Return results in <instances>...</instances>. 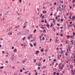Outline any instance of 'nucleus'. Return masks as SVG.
<instances>
[{
	"label": "nucleus",
	"instance_id": "nucleus-35",
	"mask_svg": "<svg viewBox=\"0 0 75 75\" xmlns=\"http://www.w3.org/2000/svg\"><path fill=\"white\" fill-rule=\"evenodd\" d=\"M60 35H61V37H62V36H63V34H61Z\"/></svg>",
	"mask_w": 75,
	"mask_h": 75
},
{
	"label": "nucleus",
	"instance_id": "nucleus-19",
	"mask_svg": "<svg viewBox=\"0 0 75 75\" xmlns=\"http://www.w3.org/2000/svg\"><path fill=\"white\" fill-rule=\"evenodd\" d=\"M19 19H20V17H18L17 19V20L18 21L19 20Z\"/></svg>",
	"mask_w": 75,
	"mask_h": 75
},
{
	"label": "nucleus",
	"instance_id": "nucleus-25",
	"mask_svg": "<svg viewBox=\"0 0 75 75\" xmlns=\"http://www.w3.org/2000/svg\"><path fill=\"white\" fill-rule=\"evenodd\" d=\"M58 16H57L56 17V20H58Z\"/></svg>",
	"mask_w": 75,
	"mask_h": 75
},
{
	"label": "nucleus",
	"instance_id": "nucleus-2",
	"mask_svg": "<svg viewBox=\"0 0 75 75\" xmlns=\"http://www.w3.org/2000/svg\"><path fill=\"white\" fill-rule=\"evenodd\" d=\"M32 35H33V34H32L30 35H29L28 36L30 37H31V38H32L33 37H32Z\"/></svg>",
	"mask_w": 75,
	"mask_h": 75
},
{
	"label": "nucleus",
	"instance_id": "nucleus-55",
	"mask_svg": "<svg viewBox=\"0 0 75 75\" xmlns=\"http://www.w3.org/2000/svg\"><path fill=\"white\" fill-rule=\"evenodd\" d=\"M44 18V16H42V18Z\"/></svg>",
	"mask_w": 75,
	"mask_h": 75
},
{
	"label": "nucleus",
	"instance_id": "nucleus-10",
	"mask_svg": "<svg viewBox=\"0 0 75 75\" xmlns=\"http://www.w3.org/2000/svg\"><path fill=\"white\" fill-rule=\"evenodd\" d=\"M45 23H47V19H45Z\"/></svg>",
	"mask_w": 75,
	"mask_h": 75
},
{
	"label": "nucleus",
	"instance_id": "nucleus-7",
	"mask_svg": "<svg viewBox=\"0 0 75 75\" xmlns=\"http://www.w3.org/2000/svg\"><path fill=\"white\" fill-rule=\"evenodd\" d=\"M26 38V37H24V38H23V41H24V40H25V39Z\"/></svg>",
	"mask_w": 75,
	"mask_h": 75
},
{
	"label": "nucleus",
	"instance_id": "nucleus-8",
	"mask_svg": "<svg viewBox=\"0 0 75 75\" xmlns=\"http://www.w3.org/2000/svg\"><path fill=\"white\" fill-rule=\"evenodd\" d=\"M63 51L62 50L61 52V54H63Z\"/></svg>",
	"mask_w": 75,
	"mask_h": 75
},
{
	"label": "nucleus",
	"instance_id": "nucleus-50",
	"mask_svg": "<svg viewBox=\"0 0 75 75\" xmlns=\"http://www.w3.org/2000/svg\"><path fill=\"white\" fill-rule=\"evenodd\" d=\"M44 20H42V21H41V23H44Z\"/></svg>",
	"mask_w": 75,
	"mask_h": 75
},
{
	"label": "nucleus",
	"instance_id": "nucleus-51",
	"mask_svg": "<svg viewBox=\"0 0 75 75\" xmlns=\"http://www.w3.org/2000/svg\"><path fill=\"white\" fill-rule=\"evenodd\" d=\"M57 75H59V73H57Z\"/></svg>",
	"mask_w": 75,
	"mask_h": 75
},
{
	"label": "nucleus",
	"instance_id": "nucleus-41",
	"mask_svg": "<svg viewBox=\"0 0 75 75\" xmlns=\"http://www.w3.org/2000/svg\"><path fill=\"white\" fill-rule=\"evenodd\" d=\"M72 25H69V27H70V26H71L72 27Z\"/></svg>",
	"mask_w": 75,
	"mask_h": 75
},
{
	"label": "nucleus",
	"instance_id": "nucleus-59",
	"mask_svg": "<svg viewBox=\"0 0 75 75\" xmlns=\"http://www.w3.org/2000/svg\"><path fill=\"white\" fill-rule=\"evenodd\" d=\"M52 15H53L52 13H51L50 14V16H52Z\"/></svg>",
	"mask_w": 75,
	"mask_h": 75
},
{
	"label": "nucleus",
	"instance_id": "nucleus-28",
	"mask_svg": "<svg viewBox=\"0 0 75 75\" xmlns=\"http://www.w3.org/2000/svg\"><path fill=\"white\" fill-rule=\"evenodd\" d=\"M57 25L58 26H59L60 25V24H59V23H57Z\"/></svg>",
	"mask_w": 75,
	"mask_h": 75
},
{
	"label": "nucleus",
	"instance_id": "nucleus-38",
	"mask_svg": "<svg viewBox=\"0 0 75 75\" xmlns=\"http://www.w3.org/2000/svg\"><path fill=\"white\" fill-rule=\"evenodd\" d=\"M14 47H12V50H13V49H14Z\"/></svg>",
	"mask_w": 75,
	"mask_h": 75
},
{
	"label": "nucleus",
	"instance_id": "nucleus-9",
	"mask_svg": "<svg viewBox=\"0 0 75 75\" xmlns=\"http://www.w3.org/2000/svg\"><path fill=\"white\" fill-rule=\"evenodd\" d=\"M46 27H50V25H49V24H47L46 25Z\"/></svg>",
	"mask_w": 75,
	"mask_h": 75
},
{
	"label": "nucleus",
	"instance_id": "nucleus-1",
	"mask_svg": "<svg viewBox=\"0 0 75 75\" xmlns=\"http://www.w3.org/2000/svg\"><path fill=\"white\" fill-rule=\"evenodd\" d=\"M21 32H19V33H18L17 34V35H20V34H21Z\"/></svg>",
	"mask_w": 75,
	"mask_h": 75
},
{
	"label": "nucleus",
	"instance_id": "nucleus-11",
	"mask_svg": "<svg viewBox=\"0 0 75 75\" xmlns=\"http://www.w3.org/2000/svg\"><path fill=\"white\" fill-rule=\"evenodd\" d=\"M36 45H37V43L36 42H35V44H34V46H36Z\"/></svg>",
	"mask_w": 75,
	"mask_h": 75
},
{
	"label": "nucleus",
	"instance_id": "nucleus-24",
	"mask_svg": "<svg viewBox=\"0 0 75 75\" xmlns=\"http://www.w3.org/2000/svg\"><path fill=\"white\" fill-rule=\"evenodd\" d=\"M55 61H57V59H54V61H53V62H54Z\"/></svg>",
	"mask_w": 75,
	"mask_h": 75
},
{
	"label": "nucleus",
	"instance_id": "nucleus-26",
	"mask_svg": "<svg viewBox=\"0 0 75 75\" xmlns=\"http://www.w3.org/2000/svg\"><path fill=\"white\" fill-rule=\"evenodd\" d=\"M72 74L73 75H75V73L74 72H72Z\"/></svg>",
	"mask_w": 75,
	"mask_h": 75
},
{
	"label": "nucleus",
	"instance_id": "nucleus-43",
	"mask_svg": "<svg viewBox=\"0 0 75 75\" xmlns=\"http://www.w3.org/2000/svg\"><path fill=\"white\" fill-rule=\"evenodd\" d=\"M55 74H56V72H54V75H55Z\"/></svg>",
	"mask_w": 75,
	"mask_h": 75
},
{
	"label": "nucleus",
	"instance_id": "nucleus-57",
	"mask_svg": "<svg viewBox=\"0 0 75 75\" xmlns=\"http://www.w3.org/2000/svg\"><path fill=\"white\" fill-rule=\"evenodd\" d=\"M40 67H38V69H40Z\"/></svg>",
	"mask_w": 75,
	"mask_h": 75
},
{
	"label": "nucleus",
	"instance_id": "nucleus-12",
	"mask_svg": "<svg viewBox=\"0 0 75 75\" xmlns=\"http://www.w3.org/2000/svg\"><path fill=\"white\" fill-rule=\"evenodd\" d=\"M34 63H35L36 62V59H35L34 61Z\"/></svg>",
	"mask_w": 75,
	"mask_h": 75
},
{
	"label": "nucleus",
	"instance_id": "nucleus-18",
	"mask_svg": "<svg viewBox=\"0 0 75 75\" xmlns=\"http://www.w3.org/2000/svg\"><path fill=\"white\" fill-rule=\"evenodd\" d=\"M44 38H44V37H43L42 38V41H44Z\"/></svg>",
	"mask_w": 75,
	"mask_h": 75
},
{
	"label": "nucleus",
	"instance_id": "nucleus-6",
	"mask_svg": "<svg viewBox=\"0 0 75 75\" xmlns=\"http://www.w3.org/2000/svg\"><path fill=\"white\" fill-rule=\"evenodd\" d=\"M25 60H23V61H22V62H23V64H24V63H25Z\"/></svg>",
	"mask_w": 75,
	"mask_h": 75
},
{
	"label": "nucleus",
	"instance_id": "nucleus-4",
	"mask_svg": "<svg viewBox=\"0 0 75 75\" xmlns=\"http://www.w3.org/2000/svg\"><path fill=\"white\" fill-rule=\"evenodd\" d=\"M36 31H37V30L36 29H35L34 30V31H33V33H35V32H36Z\"/></svg>",
	"mask_w": 75,
	"mask_h": 75
},
{
	"label": "nucleus",
	"instance_id": "nucleus-44",
	"mask_svg": "<svg viewBox=\"0 0 75 75\" xmlns=\"http://www.w3.org/2000/svg\"><path fill=\"white\" fill-rule=\"evenodd\" d=\"M56 41H57V42H58V40H57V39H56Z\"/></svg>",
	"mask_w": 75,
	"mask_h": 75
},
{
	"label": "nucleus",
	"instance_id": "nucleus-15",
	"mask_svg": "<svg viewBox=\"0 0 75 75\" xmlns=\"http://www.w3.org/2000/svg\"><path fill=\"white\" fill-rule=\"evenodd\" d=\"M0 68H1V69H3V68H4V67H3V66L1 67H0Z\"/></svg>",
	"mask_w": 75,
	"mask_h": 75
},
{
	"label": "nucleus",
	"instance_id": "nucleus-40",
	"mask_svg": "<svg viewBox=\"0 0 75 75\" xmlns=\"http://www.w3.org/2000/svg\"><path fill=\"white\" fill-rule=\"evenodd\" d=\"M55 21H56L55 20H53V23H55Z\"/></svg>",
	"mask_w": 75,
	"mask_h": 75
},
{
	"label": "nucleus",
	"instance_id": "nucleus-58",
	"mask_svg": "<svg viewBox=\"0 0 75 75\" xmlns=\"http://www.w3.org/2000/svg\"><path fill=\"white\" fill-rule=\"evenodd\" d=\"M73 42V40H72L71 41H70V42Z\"/></svg>",
	"mask_w": 75,
	"mask_h": 75
},
{
	"label": "nucleus",
	"instance_id": "nucleus-13",
	"mask_svg": "<svg viewBox=\"0 0 75 75\" xmlns=\"http://www.w3.org/2000/svg\"><path fill=\"white\" fill-rule=\"evenodd\" d=\"M70 67L71 68H72L73 67V65L71 64V65H70Z\"/></svg>",
	"mask_w": 75,
	"mask_h": 75
},
{
	"label": "nucleus",
	"instance_id": "nucleus-23",
	"mask_svg": "<svg viewBox=\"0 0 75 75\" xmlns=\"http://www.w3.org/2000/svg\"><path fill=\"white\" fill-rule=\"evenodd\" d=\"M20 72H23V70L21 69L20 71Z\"/></svg>",
	"mask_w": 75,
	"mask_h": 75
},
{
	"label": "nucleus",
	"instance_id": "nucleus-20",
	"mask_svg": "<svg viewBox=\"0 0 75 75\" xmlns=\"http://www.w3.org/2000/svg\"><path fill=\"white\" fill-rule=\"evenodd\" d=\"M14 51L15 52H17V50H16V49L14 50Z\"/></svg>",
	"mask_w": 75,
	"mask_h": 75
},
{
	"label": "nucleus",
	"instance_id": "nucleus-48",
	"mask_svg": "<svg viewBox=\"0 0 75 75\" xmlns=\"http://www.w3.org/2000/svg\"><path fill=\"white\" fill-rule=\"evenodd\" d=\"M57 50H59V48L58 47H57Z\"/></svg>",
	"mask_w": 75,
	"mask_h": 75
},
{
	"label": "nucleus",
	"instance_id": "nucleus-54",
	"mask_svg": "<svg viewBox=\"0 0 75 75\" xmlns=\"http://www.w3.org/2000/svg\"><path fill=\"white\" fill-rule=\"evenodd\" d=\"M56 4H57V2H55L54 3V5H56Z\"/></svg>",
	"mask_w": 75,
	"mask_h": 75
},
{
	"label": "nucleus",
	"instance_id": "nucleus-33",
	"mask_svg": "<svg viewBox=\"0 0 75 75\" xmlns=\"http://www.w3.org/2000/svg\"><path fill=\"white\" fill-rule=\"evenodd\" d=\"M64 21V19H61V21Z\"/></svg>",
	"mask_w": 75,
	"mask_h": 75
},
{
	"label": "nucleus",
	"instance_id": "nucleus-53",
	"mask_svg": "<svg viewBox=\"0 0 75 75\" xmlns=\"http://www.w3.org/2000/svg\"><path fill=\"white\" fill-rule=\"evenodd\" d=\"M73 35H75V33H73Z\"/></svg>",
	"mask_w": 75,
	"mask_h": 75
},
{
	"label": "nucleus",
	"instance_id": "nucleus-17",
	"mask_svg": "<svg viewBox=\"0 0 75 75\" xmlns=\"http://www.w3.org/2000/svg\"><path fill=\"white\" fill-rule=\"evenodd\" d=\"M47 67H45V66H44L43 67V68H42V69H45V68H46Z\"/></svg>",
	"mask_w": 75,
	"mask_h": 75
},
{
	"label": "nucleus",
	"instance_id": "nucleus-29",
	"mask_svg": "<svg viewBox=\"0 0 75 75\" xmlns=\"http://www.w3.org/2000/svg\"><path fill=\"white\" fill-rule=\"evenodd\" d=\"M52 25H53V23H52L51 24V25H50V27H52Z\"/></svg>",
	"mask_w": 75,
	"mask_h": 75
},
{
	"label": "nucleus",
	"instance_id": "nucleus-5",
	"mask_svg": "<svg viewBox=\"0 0 75 75\" xmlns=\"http://www.w3.org/2000/svg\"><path fill=\"white\" fill-rule=\"evenodd\" d=\"M41 50L42 51V52H44V49H43V48H42L41 49Z\"/></svg>",
	"mask_w": 75,
	"mask_h": 75
},
{
	"label": "nucleus",
	"instance_id": "nucleus-60",
	"mask_svg": "<svg viewBox=\"0 0 75 75\" xmlns=\"http://www.w3.org/2000/svg\"><path fill=\"white\" fill-rule=\"evenodd\" d=\"M25 74H27V71H26L25 72Z\"/></svg>",
	"mask_w": 75,
	"mask_h": 75
},
{
	"label": "nucleus",
	"instance_id": "nucleus-52",
	"mask_svg": "<svg viewBox=\"0 0 75 75\" xmlns=\"http://www.w3.org/2000/svg\"><path fill=\"white\" fill-rule=\"evenodd\" d=\"M63 69V67H61V68H60V69Z\"/></svg>",
	"mask_w": 75,
	"mask_h": 75
},
{
	"label": "nucleus",
	"instance_id": "nucleus-36",
	"mask_svg": "<svg viewBox=\"0 0 75 75\" xmlns=\"http://www.w3.org/2000/svg\"><path fill=\"white\" fill-rule=\"evenodd\" d=\"M35 75H38V73L36 72L35 74Z\"/></svg>",
	"mask_w": 75,
	"mask_h": 75
},
{
	"label": "nucleus",
	"instance_id": "nucleus-46",
	"mask_svg": "<svg viewBox=\"0 0 75 75\" xmlns=\"http://www.w3.org/2000/svg\"><path fill=\"white\" fill-rule=\"evenodd\" d=\"M67 37L69 39V35H67Z\"/></svg>",
	"mask_w": 75,
	"mask_h": 75
},
{
	"label": "nucleus",
	"instance_id": "nucleus-32",
	"mask_svg": "<svg viewBox=\"0 0 75 75\" xmlns=\"http://www.w3.org/2000/svg\"><path fill=\"white\" fill-rule=\"evenodd\" d=\"M62 67L64 68V64H63L62 66Z\"/></svg>",
	"mask_w": 75,
	"mask_h": 75
},
{
	"label": "nucleus",
	"instance_id": "nucleus-3",
	"mask_svg": "<svg viewBox=\"0 0 75 75\" xmlns=\"http://www.w3.org/2000/svg\"><path fill=\"white\" fill-rule=\"evenodd\" d=\"M43 33H46V30L45 29L43 31Z\"/></svg>",
	"mask_w": 75,
	"mask_h": 75
},
{
	"label": "nucleus",
	"instance_id": "nucleus-34",
	"mask_svg": "<svg viewBox=\"0 0 75 75\" xmlns=\"http://www.w3.org/2000/svg\"><path fill=\"white\" fill-rule=\"evenodd\" d=\"M65 55L66 56H67V55H68V53H66V54H65Z\"/></svg>",
	"mask_w": 75,
	"mask_h": 75
},
{
	"label": "nucleus",
	"instance_id": "nucleus-37",
	"mask_svg": "<svg viewBox=\"0 0 75 75\" xmlns=\"http://www.w3.org/2000/svg\"><path fill=\"white\" fill-rule=\"evenodd\" d=\"M11 59H12V61H13V60H14V58H13V57H12L11 58Z\"/></svg>",
	"mask_w": 75,
	"mask_h": 75
},
{
	"label": "nucleus",
	"instance_id": "nucleus-42",
	"mask_svg": "<svg viewBox=\"0 0 75 75\" xmlns=\"http://www.w3.org/2000/svg\"><path fill=\"white\" fill-rule=\"evenodd\" d=\"M19 1L20 3H21L22 2V0H20Z\"/></svg>",
	"mask_w": 75,
	"mask_h": 75
},
{
	"label": "nucleus",
	"instance_id": "nucleus-14",
	"mask_svg": "<svg viewBox=\"0 0 75 75\" xmlns=\"http://www.w3.org/2000/svg\"><path fill=\"white\" fill-rule=\"evenodd\" d=\"M30 47H33V45L32 44H30Z\"/></svg>",
	"mask_w": 75,
	"mask_h": 75
},
{
	"label": "nucleus",
	"instance_id": "nucleus-22",
	"mask_svg": "<svg viewBox=\"0 0 75 75\" xmlns=\"http://www.w3.org/2000/svg\"><path fill=\"white\" fill-rule=\"evenodd\" d=\"M46 61V60L45 59H44L43 60V62H45Z\"/></svg>",
	"mask_w": 75,
	"mask_h": 75
},
{
	"label": "nucleus",
	"instance_id": "nucleus-56",
	"mask_svg": "<svg viewBox=\"0 0 75 75\" xmlns=\"http://www.w3.org/2000/svg\"><path fill=\"white\" fill-rule=\"evenodd\" d=\"M4 52H5L4 51H3V52H2V53H3V54H4Z\"/></svg>",
	"mask_w": 75,
	"mask_h": 75
},
{
	"label": "nucleus",
	"instance_id": "nucleus-47",
	"mask_svg": "<svg viewBox=\"0 0 75 75\" xmlns=\"http://www.w3.org/2000/svg\"><path fill=\"white\" fill-rule=\"evenodd\" d=\"M52 63L53 64V65H54V62H52Z\"/></svg>",
	"mask_w": 75,
	"mask_h": 75
},
{
	"label": "nucleus",
	"instance_id": "nucleus-49",
	"mask_svg": "<svg viewBox=\"0 0 75 75\" xmlns=\"http://www.w3.org/2000/svg\"><path fill=\"white\" fill-rule=\"evenodd\" d=\"M24 45L25 47H26L27 46V45L25 44H24Z\"/></svg>",
	"mask_w": 75,
	"mask_h": 75
},
{
	"label": "nucleus",
	"instance_id": "nucleus-64",
	"mask_svg": "<svg viewBox=\"0 0 75 75\" xmlns=\"http://www.w3.org/2000/svg\"><path fill=\"white\" fill-rule=\"evenodd\" d=\"M56 65H57V66H58V62H57L56 63Z\"/></svg>",
	"mask_w": 75,
	"mask_h": 75
},
{
	"label": "nucleus",
	"instance_id": "nucleus-39",
	"mask_svg": "<svg viewBox=\"0 0 75 75\" xmlns=\"http://www.w3.org/2000/svg\"><path fill=\"white\" fill-rule=\"evenodd\" d=\"M70 24H72V22L71 21V22H70Z\"/></svg>",
	"mask_w": 75,
	"mask_h": 75
},
{
	"label": "nucleus",
	"instance_id": "nucleus-16",
	"mask_svg": "<svg viewBox=\"0 0 75 75\" xmlns=\"http://www.w3.org/2000/svg\"><path fill=\"white\" fill-rule=\"evenodd\" d=\"M73 37V35L71 36V39H74V38L72 37Z\"/></svg>",
	"mask_w": 75,
	"mask_h": 75
},
{
	"label": "nucleus",
	"instance_id": "nucleus-63",
	"mask_svg": "<svg viewBox=\"0 0 75 75\" xmlns=\"http://www.w3.org/2000/svg\"><path fill=\"white\" fill-rule=\"evenodd\" d=\"M1 40H3V39L2 38H1Z\"/></svg>",
	"mask_w": 75,
	"mask_h": 75
},
{
	"label": "nucleus",
	"instance_id": "nucleus-61",
	"mask_svg": "<svg viewBox=\"0 0 75 75\" xmlns=\"http://www.w3.org/2000/svg\"><path fill=\"white\" fill-rule=\"evenodd\" d=\"M40 41H42V39H41V38L40 39Z\"/></svg>",
	"mask_w": 75,
	"mask_h": 75
},
{
	"label": "nucleus",
	"instance_id": "nucleus-30",
	"mask_svg": "<svg viewBox=\"0 0 75 75\" xmlns=\"http://www.w3.org/2000/svg\"><path fill=\"white\" fill-rule=\"evenodd\" d=\"M30 39H31V38H30V37H29L28 36V40H30Z\"/></svg>",
	"mask_w": 75,
	"mask_h": 75
},
{
	"label": "nucleus",
	"instance_id": "nucleus-31",
	"mask_svg": "<svg viewBox=\"0 0 75 75\" xmlns=\"http://www.w3.org/2000/svg\"><path fill=\"white\" fill-rule=\"evenodd\" d=\"M58 57L59 58L58 59L59 60H60V58H59V55H58Z\"/></svg>",
	"mask_w": 75,
	"mask_h": 75
},
{
	"label": "nucleus",
	"instance_id": "nucleus-45",
	"mask_svg": "<svg viewBox=\"0 0 75 75\" xmlns=\"http://www.w3.org/2000/svg\"><path fill=\"white\" fill-rule=\"evenodd\" d=\"M59 69H60V68H61V66L59 65Z\"/></svg>",
	"mask_w": 75,
	"mask_h": 75
},
{
	"label": "nucleus",
	"instance_id": "nucleus-27",
	"mask_svg": "<svg viewBox=\"0 0 75 75\" xmlns=\"http://www.w3.org/2000/svg\"><path fill=\"white\" fill-rule=\"evenodd\" d=\"M6 63H7V64H8V61H7V60L5 62Z\"/></svg>",
	"mask_w": 75,
	"mask_h": 75
},
{
	"label": "nucleus",
	"instance_id": "nucleus-62",
	"mask_svg": "<svg viewBox=\"0 0 75 75\" xmlns=\"http://www.w3.org/2000/svg\"><path fill=\"white\" fill-rule=\"evenodd\" d=\"M72 18H75V16H73V17H72Z\"/></svg>",
	"mask_w": 75,
	"mask_h": 75
},
{
	"label": "nucleus",
	"instance_id": "nucleus-21",
	"mask_svg": "<svg viewBox=\"0 0 75 75\" xmlns=\"http://www.w3.org/2000/svg\"><path fill=\"white\" fill-rule=\"evenodd\" d=\"M36 52H37V53H39L40 51H36Z\"/></svg>",
	"mask_w": 75,
	"mask_h": 75
}]
</instances>
